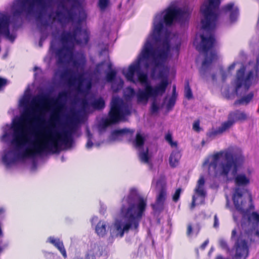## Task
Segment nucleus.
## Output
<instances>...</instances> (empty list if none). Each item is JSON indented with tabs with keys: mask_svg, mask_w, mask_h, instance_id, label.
Returning <instances> with one entry per match:
<instances>
[{
	"mask_svg": "<svg viewBox=\"0 0 259 259\" xmlns=\"http://www.w3.org/2000/svg\"><path fill=\"white\" fill-rule=\"evenodd\" d=\"M11 143L17 150L21 149L29 141L28 133H33L35 136L31 145L22 151L14 150L5 152L2 157L7 166L20 160L33 157L45 153H59L63 149L71 148L74 144V138L79 137L81 131H13Z\"/></svg>",
	"mask_w": 259,
	"mask_h": 259,
	"instance_id": "1",
	"label": "nucleus"
},
{
	"mask_svg": "<svg viewBox=\"0 0 259 259\" xmlns=\"http://www.w3.org/2000/svg\"><path fill=\"white\" fill-rule=\"evenodd\" d=\"M223 156H224V160L221 161L220 164L221 175L227 177L231 171L232 175L235 176L234 182L237 187L235 189L239 188L243 194L245 189H241L239 187L248 185L250 183V180L244 174H237L239 168L242 166L245 161V157L240 148L230 146L226 150L217 152L212 156V161L211 162H209V159H207L204 161L203 165L206 166L208 164L209 167L212 166L214 169H215L219 160Z\"/></svg>",
	"mask_w": 259,
	"mask_h": 259,
	"instance_id": "2",
	"label": "nucleus"
},
{
	"mask_svg": "<svg viewBox=\"0 0 259 259\" xmlns=\"http://www.w3.org/2000/svg\"><path fill=\"white\" fill-rule=\"evenodd\" d=\"M146 206L147 200L142 197H139L137 200L136 196L132 194L124 197L122 200L120 213L124 219V224L122 225L119 221L115 223L117 236L122 237L124 233L128 232L130 230L138 233Z\"/></svg>",
	"mask_w": 259,
	"mask_h": 259,
	"instance_id": "3",
	"label": "nucleus"
},
{
	"mask_svg": "<svg viewBox=\"0 0 259 259\" xmlns=\"http://www.w3.org/2000/svg\"><path fill=\"white\" fill-rule=\"evenodd\" d=\"M49 96L47 94L38 96L32 99L31 103L33 106L31 109L27 108V101H22L21 105L25 107L24 111L20 117L14 118L11 124H6L3 130H54L51 128H29L32 123L39 121L42 119L45 113L49 109Z\"/></svg>",
	"mask_w": 259,
	"mask_h": 259,
	"instance_id": "4",
	"label": "nucleus"
},
{
	"mask_svg": "<svg viewBox=\"0 0 259 259\" xmlns=\"http://www.w3.org/2000/svg\"><path fill=\"white\" fill-rule=\"evenodd\" d=\"M90 34L87 29H82L79 25L74 27L72 32H63L60 38L62 46L55 51L57 64L64 65L72 61L74 56V44L87 45L90 40Z\"/></svg>",
	"mask_w": 259,
	"mask_h": 259,
	"instance_id": "5",
	"label": "nucleus"
},
{
	"mask_svg": "<svg viewBox=\"0 0 259 259\" xmlns=\"http://www.w3.org/2000/svg\"><path fill=\"white\" fill-rule=\"evenodd\" d=\"M166 55V53L164 50H160L157 51L152 47V46L149 40L145 42L143 49L140 54L137 62L135 63L131 64L128 68L126 73L123 72L126 79L131 82L136 83V80L134 79L135 73L137 74L138 78V74L144 73L141 71L140 64L143 60H148L150 58L156 60V58H162Z\"/></svg>",
	"mask_w": 259,
	"mask_h": 259,
	"instance_id": "6",
	"label": "nucleus"
},
{
	"mask_svg": "<svg viewBox=\"0 0 259 259\" xmlns=\"http://www.w3.org/2000/svg\"><path fill=\"white\" fill-rule=\"evenodd\" d=\"M221 2V0H206L201 6L200 12L203 16L201 23L203 30L210 32L215 29Z\"/></svg>",
	"mask_w": 259,
	"mask_h": 259,
	"instance_id": "7",
	"label": "nucleus"
},
{
	"mask_svg": "<svg viewBox=\"0 0 259 259\" xmlns=\"http://www.w3.org/2000/svg\"><path fill=\"white\" fill-rule=\"evenodd\" d=\"M201 41L199 46L196 47V49L200 52H202L205 54V58L202 63V69L200 73H203L205 72V68L207 67L217 58V54L214 52H210V56L207 55L208 52L211 50L215 46L216 39L215 36L212 34H210L209 36H205L204 34L200 35Z\"/></svg>",
	"mask_w": 259,
	"mask_h": 259,
	"instance_id": "8",
	"label": "nucleus"
},
{
	"mask_svg": "<svg viewBox=\"0 0 259 259\" xmlns=\"http://www.w3.org/2000/svg\"><path fill=\"white\" fill-rule=\"evenodd\" d=\"M236 209L242 215V218L246 219L249 224L253 226L259 225V213L256 211L249 212L248 209H245V202L242 200V192L239 188H237L232 197Z\"/></svg>",
	"mask_w": 259,
	"mask_h": 259,
	"instance_id": "9",
	"label": "nucleus"
},
{
	"mask_svg": "<svg viewBox=\"0 0 259 259\" xmlns=\"http://www.w3.org/2000/svg\"><path fill=\"white\" fill-rule=\"evenodd\" d=\"M246 68L244 66L237 71L235 80V91L237 92L242 87H244L247 91L252 85V80L254 77L253 70H250L245 74Z\"/></svg>",
	"mask_w": 259,
	"mask_h": 259,
	"instance_id": "10",
	"label": "nucleus"
},
{
	"mask_svg": "<svg viewBox=\"0 0 259 259\" xmlns=\"http://www.w3.org/2000/svg\"><path fill=\"white\" fill-rule=\"evenodd\" d=\"M68 95L67 91H62L59 93L56 99L50 100L53 107L50 115V119L52 121L56 123L60 121L62 111L64 107V104L62 101L67 99Z\"/></svg>",
	"mask_w": 259,
	"mask_h": 259,
	"instance_id": "11",
	"label": "nucleus"
},
{
	"mask_svg": "<svg viewBox=\"0 0 259 259\" xmlns=\"http://www.w3.org/2000/svg\"><path fill=\"white\" fill-rule=\"evenodd\" d=\"M122 102L118 98H114L111 102V107L109 113V117L103 122L105 127L116 123L121 117Z\"/></svg>",
	"mask_w": 259,
	"mask_h": 259,
	"instance_id": "12",
	"label": "nucleus"
},
{
	"mask_svg": "<svg viewBox=\"0 0 259 259\" xmlns=\"http://www.w3.org/2000/svg\"><path fill=\"white\" fill-rule=\"evenodd\" d=\"M138 81L142 85H145V87L144 90L139 89L136 93L137 101L139 103L147 101L150 97H153L147 74L145 73H139Z\"/></svg>",
	"mask_w": 259,
	"mask_h": 259,
	"instance_id": "13",
	"label": "nucleus"
},
{
	"mask_svg": "<svg viewBox=\"0 0 259 259\" xmlns=\"http://www.w3.org/2000/svg\"><path fill=\"white\" fill-rule=\"evenodd\" d=\"M186 13V10L170 5L165 10L163 22L166 26H171L175 20L183 18Z\"/></svg>",
	"mask_w": 259,
	"mask_h": 259,
	"instance_id": "14",
	"label": "nucleus"
},
{
	"mask_svg": "<svg viewBox=\"0 0 259 259\" xmlns=\"http://www.w3.org/2000/svg\"><path fill=\"white\" fill-rule=\"evenodd\" d=\"M247 118V115L244 112L239 110L231 112L228 115V120L222 123V126L219 130H227L235 122L245 121Z\"/></svg>",
	"mask_w": 259,
	"mask_h": 259,
	"instance_id": "15",
	"label": "nucleus"
},
{
	"mask_svg": "<svg viewBox=\"0 0 259 259\" xmlns=\"http://www.w3.org/2000/svg\"><path fill=\"white\" fill-rule=\"evenodd\" d=\"M106 131H86L87 142L85 147L88 149H91L95 145L99 146L103 142V135Z\"/></svg>",
	"mask_w": 259,
	"mask_h": 259,
	"instance_id": "16",
	"label": "nucleus"
},
{
	"mask_svg": "<svg viewBox=\"0 0 259 259\" xmlns=\"http://www.w3.org/2000/svg\"><path fill=\"white\" fill-rule=\"evenodd\" d=\"M234 247L235 254L233 259H246L248 256L249 246L245 239H243L239 236L235 243Z\"/></svg>",
	"mask_w": 259,
	"mask_h": 259,
	"instance_id": "17",
	"label": "nucleus"
},
{
	"mask_svg": "<svg viewBox=\"0 0 259 259\" xmlns=\"http://www.w3.org/2000/svg\"><path fill=\"white\" fill-rule=\"evenodd\" d=\"M59 6H60L63 10L67 12V15L66 16L64 15L61 11H56L55 12V14L58 22L60 23H63L66 20L68 22H73L75 19L76 13L73 12L71 9H67L66 5L63 2L61 3Z\"/></svg>",
	"mask_w": 259,
	"mask_h": 259,
	"instance_id": "18",
	"label": "nucleus"
},
{
	"mask_svg": "<svg viewBox=\"0 0 259 259\" xmlns=\"http://www.w3.org/2000/svg\"><path fill=\"white\" fill-rule=\"evenodd\" d=\"M34 0H20L18 7L13 12L14 16H20L23 12L30 14L34 8Z\"/></svg>",
	"mask_w": 259,
	"mask_h": 259,
	"instance_id": "19",
	"label": "nucleus"
},
{
	"mask_svg": "<svg viewBox=\"0 0 259 259\" xmlns=\"http://www.w3.org/2000/svg\"><path fill=\"white\" fill-rule=\"evenodd\" d=\"M163 29V24L162 22L160 21L157 23L156 24H155L153 32L152 34L148 37L146 42L148 40H149L153 48V47L152 44V40H153L155 44H158L160 42L161 40L162 31Z\"/></svg>",
	"mask_w": 259,
	"mask_h": 259,
	"instance_id": "20",
	"label": "nucleus"
},
{
	"mask_svg": "<svg viewBox=\"0 0 259 259\" xmlns=\"http://www.w3.org/2000/svg\"><path fill=\"white\" fill-rule=\"evenodd\" d=\"M75 72L71 69H66L60 75L61 79L65 80L68 85L73 86L77 80H79L81 75L78 77L74 75Z\"/></svg>",
	"mask_w": 259,
	"mask_h": 259,
	"instance_id": "21",
	"label": "nucleus"
},
{
	"mask_svg": "<svg viewBox=\"0 0 259 259\" xmlns=\"http://www.w3.org/2000/svg\"><path fill=\"white\" fill-rule=\"evenodd\" d=\"M0 34H3L12 41L15 39V37L10 34L9 19L1 14H0Z\"/></svg>",
	"mask_w": 259,
	"mask_h": 259,
	"instance_id": "22",
	"label": "nucleus"
},
{
	"mask_svg": "<svg viewBox=\"0 0 259 259\" xmlns=\"http://www.w3.org/2000/svg\"><path fill=\"white\" fill-rule=\"evenodd\" d=\"M222 10L225 13H230L229 19L231 23L235 22L239 16V9L237 7H234L233 3H228L222 8Z\"/></svg>",
	"mask_w": 259,
	"mask_h": 259,
	"instance_id": "23",
	"label": "nucleus"
},
{
	"mask_svg": "<svg viewBox=\"0 0 259 259\" xmlns=\"http://www.w3.org/2000/svg\"><path fill=\"white\" fill-rule=\"evenodd\" d=\"M168 85V79L165 78L164 79L160 80V82L156 85L154 88H153L150 84V88L152 95L153 97H157L159 95H162L163 94L166 90V88Z\"/></svg>",
	"mask_w": 259,
	"mask_h": 259,
	"instance_id": "24",
	"label": "nucleus"
},
{
	"mask_svg": "<svg viewBox=\"0 0 259 259\" xmlns=\"http://www.w3.org/2000/svg\"><path fill=\"white\" fill-rule=\"evenodd\" d=\"M49 242L53 244L62 254L64 258H66L67 253L63 243L59 238H55L54 237H50L48 238Z\"/></svg>",
	"mask_w": 259,
	"mask_h": 259,
	"instance_id": "25",
	"label": "nucleus"
},
{
	"mask_svg": "<svg viewBox=\"0 0 259 259\" xmlns=\"http://www.w3.org/2000/svg\"><path fill=\"white\" fill-rule=\"evenodd\" d=\"M254 97V93L250 92L247 95H245L241 97L240 99L236 100L234 105L235 106L241 105H247L252 100Z\"/></svg>",
	"mask_w": 259,
	"mask_h": 259,
	"instance_id": "26",
	"label": "nucleus"
},
{
	"mask_svg": "<svg viewBox=\"0 0 259 259\" xmlns=\"http://www.w3.org/2000/svg\"><path fill=\"white\" fill-rule=\"evenodd\" d=\"M181 154L179 151H172L169 158V165L171 167H176L179 163Z\"/></svg>",
	"mask_w": 259,
	"mask_h": 259,
	"instance_id": "27",
	"label": "nucleus"
},
{
	"mask_svg": "<svg viewBox=\"0 0 259 259\" xmlns=\"http://www.w3.org/2000/svg\"><path fill=\"white\" fill-rule=\"evenodd\" d=\"M134 131H112L111 139L113 140L121 139V137L128 134H132Z\"/></svg>",
	"mask_w": 259,
	"mask_h": 259,
	"instance_id": "28",
	"label": "nucleus"
},
{
	"mask_svg": "<svg viewBox=\"0 0 259 259\" xmlns=\"http://www.w3.org/2000/svg\"><path fill=\"white\" fill-rule=\"evenodd\" d=\"M145 140V136L141 134L140 132H138L134 142L135 146L137 148H142L144 145Z\"/></svg>",
	"mask_w": 259,
	"mask_h": 259,
	"instance_id": "29",
	"label": "nucleus"
},
{
	"mask_svg": "<svg viewBox=\"0 0 259 259\" xmlns=\"http://www.w3.org/2000/svg\"><path fill=\"white\" fill-rule=\"evenodd\" d=\"M96 232L100 236H104L106 233V225L105 223L99 221L96 227Z\"/></svg>",
	"mask_w": 259,
	"mask_h": 259,
	"instance_id": "30",
	"label": "nucleus"
},
{
	"mask_svg": "<svg viewBox=\"0 0 259 259\" xmlns=\"http://www.w3.org/2000/svg\"><path fill=\"white\" fill-rule=\"evenodd\" d=\"M166 197V190L165 188H162L159 191L156 198V203L163 204L165 200Z\"/></svg>",
	"mask_w": 259,
	"mask_h": 259,
	"instance_id": "31",
	"label": "nucleus"
},
{
	"mask_svg": "<svg viewBox=\"0 0 259 259\" xmlns=\"http://www.w3.org/2000/svg\"><path fill=\"white\" fill-rule=\"evenodd\" d=\"M92 105L94 108L98 110H101L103 109L105 107V101L102 98H100L95 100L92 103Z\"/></svg>",
	"mask_w": 259,
	"mask_h": 259,
	"instance_id": "32",
	"label": "nucleus"
},
{
	"mask_svg": "<svg viewBox=\"0 0 259 259\" xmlns=\"http://www.w3.org/2000/svg\"><path fill=\"white\" fill-rule=\"evenodd\" d=\"M185 97L190 100L193 98V94L188 81H187L185 85Z\"/></svg>",
	"mask_w": 259,
	"mask_h": 259,
	"instance_id": "33",
	"label": "nucleus"
},
{
	"mask_svg": "<svg viewBox=\"0 0 259 259\" xmlns=\"http://www.w3.org/2000/svg\"><path fill=\"white\" fill-rule=\"evenodd\" d=\"M139 157L142 162L146 163H149L150 157L148 154V149L147 148L146 151L140 152Z\"/></svg>",
	"mask_w": 259,
	"mask_h": 259,
	"instance_id": "34",
	"label": "nucleus"
},
{
	"mask_svg": "<svg viewBox=\"0 0 259 259\" xmlns=\"http://www.w3.org/2000/svg\"><path fill=\"white\" fill-rule=\"evenodd\" d=\"M165 140L170 145L171 147L177 148L178 143L177 142L173 141L171 133L168 132L165 136Z\"/></svg>",
	"mask_w": 259,
	"mask_h": 259,
	"instance_id": "35",
	"label": "nucleus"
},
{
	"mask_svg": "<svg viewBox=\"0 0 259 259\" xmlns=\"http://www.w3.org/2000/svg\"><path fill=\"white\" fill-rule=\"evenodd\" d=\"M76 119V114L72 112L65 116L64 121L68 124H73Z\"/></svg>",
	"mask_w": 259,
	"mask_h": 259,
	"instance_id": "36",
	"label": "nucleus"
},
{
	"mask_svg": "<svg viewBox=\"0 0 259 259\" xmlns=\"http://www.w3.org/2000/svg\"><path fill=\"white\" fill-rule=\"evenodd\" d=\"M116 76V71L114 70H111L106 73V79L108 82L113 81Z\"/></svg>",
	"mask_w": 259,
	"mask_h": 259,
	"instance_id": "37",
	"label": "nucleus"
},
{
	"mask_svg": "<svg viewBox=\"0 0 259 259\" xmlns=\"http://www.w3.org/2000/svg\"><path fill=\"white\" fill-rule=\"evenodd\" d=\"M225 131H211L207 134V136L210 139L214 138L217 136L221 135Z\"/></svg>",
	"mask_w": 259,
	"mask_h": 259,
	"instance_id": "38",
	"label": "nucleus"
},
{
	"mask_svg": "<svg viewBox=\"0 0 259 259\" xmlns=\"http://www.w3.org/2000/svg\"><path fill=\"white\" fill-rule=\"evenodd\" d=\"M181 192H182V189L180 188L177 189L176 190L175 193L172 195L173 201H174L175 202H177L179 201L180 197Z\"/></svg>",
	"mask_w": 259,
	"mask_h": 259,
	"instance_id": "39",
	"label": "nucleus"
},
{
	"mask_svg": "<svg viewBox=\"0 0 259 259\" xmlns=\"http://www.w3.org/2000/svg\"><path fill=\"white\" fill-rule=\"evenodd\" d=\"M176 99L174 97H170L166 104V108L168 110H171L175 106Z\"/></svg>",
	"mask_w": 259,
	"mask_h": 259,
	"instance_id": "40",
	"label": "nucleus"
},
{
	"mask_svg": "<svg viewBox=\"0 0 259 259\" xmlns=\"http://www.w3.org/2000/svg\"><path fill=\"white\" fill-rule=\"evenodd\" d=\"M109 0H99L98 6L100 9L104 10L108 6Z\"/></svg>",
	"mask_w": 259,
	"mask_h": 259,
	"instance_id": "41",
	"label": "nucleus"
},
{
	"mask_svg": "<svg viewBox=\"0 0 259 259\" xmlns=\"http://www.w3.org/2000/svg\"><path fill=\"white\" fill-rule=\"evenodd\" d=\"M127 94L126 96L128 98H132L136 95L135 90L132 87L126 88Z\"/></svg>",
	"mask_w": 259,
	"mask_h": 259,
	"instance_id": "42",
	"label": "nucleus"
},
{
	"mask_svg": "<svg viewBox=\"0 0 259 259\" xmlns=\"http://www.w3.org/2000/svg\"><path fill=\"white\" fill-rule=\"evenodd\" d=\"M36 20L39 21L40 23V24L42 26H48L49 25V23L47 20H44L42 18V16L41 14H39L36 17Z\"/></svg>",
	"mask_w": 259,
	"mask_h": 259,
	"instance_id": "43",
	"label": "nucleus"
},
{
	"mask_svg": "<svg viewBox=\"0 0 259 259\" xmlns=\"http://www.w3.org/2000/svg\"><path fill=\"white\" fill-rule=\"evenodd\" d=\"M131 114V111L126 105H124L122 103V112L121 117L124 115H128Z\"/></svg>",
	"mask_w": 259,
	"mask_h": 259,
	"instance_id": "44",
	"label": "nucleus"
},
{
	"mask_svg": "<svg viewBox=\"0 0 259 259\" xmlns=\"http://www.w3.org/2000/svg\"><path fill=\"white\" fill-rule=\"evenodd\" d=\"M8 84L6 78L0 77V92L3 91Z\"/></svg>",
	"mask_w": 259,
	"mask_h": 259,
	"instance_id": "45",
	"label": "nucleus"
},
{
	"mask_svg": "<svg viewBox=\"0 0 259 259\" xmlns=\"http://www.w3.org/2000/svg\"><path fill=\"white\" fill-rule=\"evenodd\" d=\"M195 192L200 196L203 198L205 196V192L203 188L196 187Z\"/></svg>",
	"mask_w": 259,
	"mask_h": 259,
	"instance_id": "46",
	"label": "nucleus"
},
{
	"mask_svg": "<svg viewBox=\"0 0 259 259\" xmlns=\"http://www.w3.org/2000/svg\"><path fill=\"white\" fill-rule=\"evenodd\" d=\"M158 78L159 79H160L161 80L164 79L165 78H166L167 79H168L167 75L166 74L165 71L163 69L159 70V71L158 72Z\"/></svg>",
	"mask_w": 259,
	"mask_h": 259,
	"instance_id": "47",
	"label": "nucleus"
},
{
	"mask_svg": "<svg viewBox=\"0 0 259 259\" xmlns=\"http://www.w3.org/2000/svg\"><path fill=\"white\" fill-rule=\"evenodd\" d=\"M219 244H220V247L222 249H226L227 250H229V246H228L227 242L226 240H225L224 239L220 240L219 241Z\"/></svg>",
	"mask_w": 259,
	"mask_h": 259,
	"instance_id": "48",
	"label": "nucleus"
},
{
	"mask_svg": "<svg viewBox=\"0 0 259 259\" xmlns=\"http://www.w3.org/2000/svg\"><path fill=\"white\" fill-rule=\"evenodd\" d=\"M85 64V61L84 60L82 63L77 60H74L72 61V64L73 67L76 68H78L81 66H83Z\"/></svg>",
	"mask_w": 259,
	"mask_h": 259,
	"instance_id": "49",
	"label": "nucleus"
},
{
	"mask_svg": "<svg viewBox=\"0 0 259 259\" xmlns=\"http://www.w3.org/2000/svg\"><path fill=\"white\" fill-rule=\"evenodd\" d=\"M159 110V107L155 102H153L151 105V112L152 113H155L158 112Z\"/></svg>",
	"mask_w": 259,
	"mask_h": 259,
	"instance_id": "50",
	"label": "nucleus"
},
{
	"mask_svg": "<svg viewBox=\"0 0 259 259\" xmlns=\"http://www.w3.org/2000/svg\"><path fill=\"white\" fill-rule=\"evenodd\" d=\"M205 183V180L203 177H201L198 180L196 187L203 188Z\"/></svg>",
	"mask_w": 259,
	"mask_h": 259,
	"instance_id": "51",
	"label": "nucleus"
},
{
	"mask_svg": "<svg viewBox=\"0 0 259 259\" xmlns=\"http://www.w3.org/2000/svg\"><path fill=\"white\" fill-rule=\"evenodd\" d=\"M10 134L5 133L1 137V140L3 142H7L10 138Z\"/></svg>",
	"mask_w": 259,
	"mask_h": 259,
	"instance_id": "52",
	"label": "nucleus"
},
{
	"mask_svg": "<svg viewBox=\"0 0 259 259\" xmlns=\"http://www.w3.org/2000/svg\"><path fill=\"white\" fill-rule=\"evenodd\" d=\"M248 196H249V201L250 202V204L249 205V208H248L247 209H248L249 211L250 210H253V209H254V204L252 203V195H251L250 193H249Z\"/></svg>",
	"mask_w": 259,
	"mask_h": 259,
	"instance_id": "53",
	"label": "nucleus"
},
{
	"mask_svg": "<svg viewBox=\"0 0 259 259\" xmlns=\"http://www.w3.org/2000/svg\"><path fill=\"white\" fill-rule=\"evenodd\" d=\"M199 120H195L193 124V130H201L200 128Z\"/></svg>",
	"mask_w": 259,
	"mask_h": 259,
	"instance_id": "54",
	"label": "nucleus"
},
{
	"mask_svg": "<svg viewBox=\"0 0 259 259\" xmlns=\"http://www.w3.org/2000/svg\"><path fill=\"white\" fill-rule=\"evenodd\" d=\"M219 219L218 218L217 215L215 214L214 216L213 227L215 228H217L219 227Z\"/></svg>",
	"mask_w": 259,
	"mask_h": 259,
	"instance_id": "55",
	"label": "nucleus"
},
{
	"mask_svg": "<svg viewBox=\"0 0 259 259\" xmlns=\"http://www.w3.org/2000/svg\"><path fill=\"white\" fill-rule=\"evenodd\" d=\"M192 226L191 224H188L187 226V235L188 236H190L192 233Z\"/></svg>",
	"mask_w": 259,
	"mask_h": 259,
	"instance_id": "56",
	"label": "nucleus"
},
{
	"mask_svg": "<svg viewBox=\"0 0 259 259\" xmlns=\"http://www.w3.org/2000/svg\"><path fill=\"white\" fill-rule=\"evenodd\" d=\"M196 198L195 195H193L192 196V202H191V209L194 208L195 206H196Z\"/></svg>",
	"mask_w": 259,
	"mask_h": 259,
	"instance_id": "57",
	"label": "nucleus"
},
{
	"mask_svg": "<svg viewBox=\"0 0 259 259\" xmlns=\"http://www.w3.org/2000/svg\"><path fill=\"white\" fill-rule=\"evenodd\" d=\"M170 97H174V98L176 99L177 98L176 87L175 85H173L172 87V95Z\"/></svg>",
	"mask_w": 259,
	"mask_h": 259,
	"instance_id": "58",
	"label": "nucleus"
},
{
	"mask_svg": "<svg viewBox=\"0 0 259 259\" xmlns=\"http://www.w3.org/2000/svg\"><path fill=\"white\" fill-rule=\"evenodd\" d=\"M9 242H7L4 244L2 246H0V252H1L4 249H5L9 246Z\"/></svg>",
	"mask_w": 259,
	"mask_h": 259,
	"instance_id": "59",
	"label": "nucleus"
},
{
	"mask_svg": "<svg viewBox=\"0 0 259 259\" xmlns=\"http://www.w3.org/2000/svg\"><path fill=\"white\" fill-rule=\"evenodd\" d=\"M208 243V240H205L200 246V248L202 249H205L206 246Z\"/></svg>",
	"mask_w": 259,
	"mask_h": 259,
	"instance_id": "60",
	"label": "nucleus"
},
{
	"mask_svg": "<svg viewBox=\"0 0 259 259\" xmlns=\"http://www.w3.org/2000/svg\"><path fill=\"white\" fill-rule=\"evenodd\" d=\"M237 234V231H236V230L235 229H233L232 231V233H231V238H234L236 236Z\"/></svg>",
	"mask_w": 259,
	"mask_h": 259,
	"instance_id": "61",
	"label": "nucleus"
},
{
	"mask_svg": "<svg viewBox=\"0 0 259 259\" xmlns=\"http://www.w3.org/2000/svg\"><path fill=\"white\" fill-rule=\"evenodd\" d=\"M256 71L259 72V58H257V60H256Z\"/></svg>",
	"mask_w": 259,
	"mask_h": 259,
	"instance_id": "62",
	"label": "nucleus"
},
{
	"mask_svg": "<svg viewBox=\"0 0 259 259\" xmlns=\"http://www.w3.org/2000/svg\"><path fill=\"white\" fill-rule=\"evenodd\" d=\"M227 78V74L225 72L222 73V78L224 81L226 80Z\"/></svg>",
	"mask_w": 259,
	"mask_h": 259,
	"instance_id": "63",
	"label": "nucleus"
},
{
	"mask_svg": "<svg viewBox=\"0 0 259 259\" xmlns=\"http://www.w3.org/2000/svg\"><path fill=\"white\" fill-rule=\"evenodd\" d=\"M254 235L255 236L259 237V230H257L255 231Z\"/></svg>",
	"mask_w": 259,
	"mask_h": 259,
	"instance_id": "64",
	"label": "nucleus"
}]
</instances>
